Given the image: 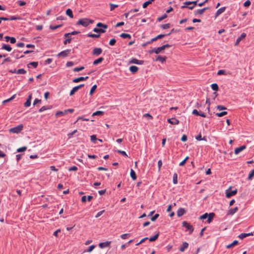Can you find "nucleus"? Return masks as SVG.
<instances>
[{
    "label": "nucleus",
    "instance_id": "1",
    "mask_svg": "<svg viewBox=\"0 0 254 254\" xmlns=\"http://www.w3.org/2000/svg\"><path fill=\"white\" fill-rule=\"evenodd\" d=\"M93 21L88 18H82L78 20L77 24L84 27L87 26L89 23H92Z\"/></svg>",
    "mask_w": 254,
    "mask_h": 254
},
{
    "label": "nucleus",
    "instance_id": "2",
    "mask_svg": "<svg viewBox=\"0 0 254 254\" xmlns=\"http://www.w3.org/2000/svg\"><path fill=\"white\" fill-rule=\"evenodd\" d=\"M23 125L20 124L15 127L10 128L9 129V131L12 133H18L23 129Z\"/></svg>",
    "mask_w": 254,
    "mask_h": 254
},
{
    "label": "nucleus",
    "instance_id": "3",
    "mask_svg": "<svg viewBox=\"0 0 254 254\" xmlns=\"http://www.w3.org/2000/svg\"><path fill=\"white\" fill-rule=\"evenodd\" d=\"M182 224L184 227L186 228L187 229L190 231V234H191L192 233L193 231V228L192 225L186 221H184Z\"/></svg>",
    "mask_w": 254,
    "mask_h": 254
},
{
    "label": "nucleus",
    "instance_id": "4",
    "mask_svg": "<svg viewBox=\"0 0 254 254\" xmlns=\"http://www.w3.org/2000/svg\"><path fill=\"white\" fill-rule=\"evenodd\" d=\"M237 192V190L236 189L233 190H230L229 189L227 190L226 191V196L227 198H230L232 196L235 195Z\"/></svg>",
    "mask_w": 254,
    "mask_h": 254
},
{
    "label": "nucleus",
    "instance_id": "5",
    "mask_svg": "<svg viewBox=\"0 0 254 254\" xmlns=\"http://www.w3.org/2000/svg\"><path fill=\"white\" fill-rule=\"evenodd\" d=\"M71 51V50L70 49H67L66 50L62 51L60 53L58 54L57 56L58 57H65L68 56V55L70 53Z\"/></svg>",
    "mask_w": 254,
    "mask_h": 254
},
{
    "label": "nucleus",
    "instance_id": "6",
    "mask_svg": "<svg viewBox=\"0 0 254 254\" xmlns=\"http://www.w3.org/2000/svg\"><path fill=\"white\" fill-rule=\"evenodd\" d=\"M102 53V50L99 48H95L92 51V55L95 56H99Z\"/></svg>",
    "mask_w": 254,
    "mask_h": 254
},
{
    "label": "nucleus",
    "instance_id": "7",
    "mask_svg": "<svg viewBox=\"0 0 254 254\" xmlns=\"http://www.w3.org/2000/svg\"><path fill=\"white\" fill-rule=\"evenodd\" d=\"M171 33H169L168 34H160L156 36V37L152 38L150 41L148 42V44H150L152 42L156 41L157 39H161L164 37H165L166 35H169Z\"/></svg>",
    "mask_w": 254,
    "mask_h": 254
},
{
    "label": "nucleus",
    "instance_id": "8",
    "mask_svg": "<svg viewBox=\"0 0 254 254\" xmlns=\"http://www.w3.org/2000/svg\"><path fill=\"white\" fill-rule=\"evenodd\" d=\"M111 243V241H106L105 242L100 243L99 244V246L100 248L103 249L106 247H110Z\"/></svg>",
    "mask_w": 254,
    "mask_h": 254
},
{
    "label": "nucleus",
    "instance_id": "9",
    "mask_svg": "<svg viewBox=\"0 0 254 254\" xmlns=\"http://www.w3.org/2000/svg\"><path fill=\"white\" fill-rule=\"evenodd\" d=\"M168 122L171 125H178L179 124V121L175 118L168 119Z\"/></svg>",
    "mask_w": 254,
    "mask_h": 254
},
{
    "label": "nucleus",
    "instance_id": "10",
    "mask_svg": "<svg viewBox=\"0 0 254 254\" xmlns=\"http://www.w3.org/2000/svg\"><path fill=\"white\" fill-rule=\"evenodd\" d=\"M164 50V47H160L157 48H154L152 50H151L149 53L150 54L155 53V54H159L162 51Z\"/></svg>",
    "mask_w": 254,
    "mask_h": 254
},
{
    "label": "nucleus",
    "instance_id": "11",
    "mask_svg": "<svg viewBox=\"0 0 254 254\" xmlns=\"http://www.w3.org/2000/svg\"><path fill=\"white\" fill-rule=\"evenodd\" d=\"M246 37V34L245 33H243L241 34V35H240V36L239 37H238L236 41V43H235V46H237L238 45V44H239L240 42L243 39H244L245 37Z\"/></svg>",
    "mask_w": 254,
    "mask_h": 254
},
{
    "label": "nucleus",
    "instance_id": "12",
    "mask_svg": "<svg viewBox=\"0 0 254 254\" xmlns=\"http://www.w3.org/2000/svg\"><path fill=\"white\" fill-rule=\"evenodd\" d=\"M246 145H242L239 147H237L235 149L234 153L235 154L237 155L240 152L244 150L245 149H246Z\"/></svg>",
    "mask_w": 254,
    "mask_h": 254
},
{
    "label": "nucleus",
    "instance_id": "13",
    "mask_svg": "<svg viewBox=\"0 0 254 254\" xmlns=\"http://www.w3.org/2000/svg\"><path fill=\"white\" fill-rule=\"evenodd\" d=\"M143 61L138 60L136 59L133 58L129 61V64H142L143 63Z\"/></svg>",
    "mask_w": 254,
    "mask_h": 254
},
{
    "label": "nucleus",
    "instance_id": "14",
    "mask_svg": "<svg viewBox=\"0 0 254 254\" xmlns=\"http://www.w3.org/2000/svg\"><path fill=\"white\" fill-rule=\"evenodd\" d=\"M186 210H185L184 208H180L177 212V216L179 217H181L183 215H184L186 213Z\"/></svg>",
    "mask_w": 254,
    "mask_h": 254
},
{
    "label": "nucleus",
    "instance_id": "15",
    "mask_svg": "<svg viewBox=\"0 0 254 254\" xmlns=\"http://www.w3.org/2000/svg\"><path fill=\"white\" fill-rule=\"evenodd\" d=\"M189 244L187 242H184L182 246L179 248V250L181 252H184L185 250L188 247Z\"/></svg>",
    "mask_w": 254,
    "mask_h": 254
},
{
    "label": "nucleus",
    "instance_id": "16",
    "mask_svg": "<svg viewBox=\"0 0 254 254\" xmlns=\"http://www.w3.org/2000/svg\"><path fill=\"white\" fill-rule=\"evenodd\" d=\"M238 207H235L233 208H231L228 211L227 215H232L234 214H235L238 211Z\"/></svg>",
    "mask_w": 254,
    "mask_h": 254
},
{
    "label": "nucleus",
    "instance_id": "17",
    "mask_svg": "<svg viewBox=\"0 0 254 254\" xmlns=\"http://www.w3.org/2000/svg\"><path fill=\"white\" fill-rule=\"evenodd\" d=\"M1 49L5 50H6V51H7L8 52H10V51H11L12 48L8 45H6V44H3L2 45V47L1 48Z\"/></svg>",
    "mask_w": 254,
    "mask_h": 254
},
{
    "label": "nucleus",
    "instance_id": "18",
    "mask_svg": "<svg viewBox=\"0 0 254 254\" xmlns=\"http://www.w3.org/2000/svg\"><path fill=\"white\" fill-rule=\"evenodd\" d=\"M225 9H226L225 7H222L220 8L219 9H218L216 12L215 16L217 17L219 15H220L221 13L224 12Z\"/></svg>",
    "mask_w": 254,
    "mask_h": 254
},
{
    "label": "nucleus",
    "instance_id": "19",
    "mask_svg": "<svg viewBox=\"0 0 254 254\" xmlns=\"http://www.w3.org/2000/svg\"><path fill=\"white\" fill-rule=\"evenodd\" d=\"M208 215L209 216L207 218H208L207 222V223H210L212 221L213 219L214 218V217L215 216V214L214 213L212 212V213H209Z\"/></svg>",
    "mask_w": 254,
    "mask_h": 254
},
{
    "label": "nucleus",
    "instance_id": "20",
    "mask_svg": "<svg viewBox=\"0 0 254 254\" xmlns=\"http://www.w3.org/2000/svg\"><path fill=\"white\" fill-rule=\"evenodd\" d=\"M159 236V232H158L156 235H155L154 236H153L152 237H150L148 239H149V240L150 242H154V241H155L158 238Z\"/></svg>",
    "mask_w": 254,
    "mask_h": 254
},
{
    "label": "nucleus",
    "instance_id": "21",
    "mask_svg": "<svg viewBox=\"0 0 254 254\" xmlns=\"http://www.w3.org/2000/svg\"><path fill=\"white\" fill-rule=\"evenodd\" d=\"M130 177L132 178L133 180H135L136 179V175L135 171L131 169L130 173Z\"/></svg>",
    "mask_w": 254,
    "mask_h": 254
},
{
    "label": "nucleus",
    "instance_id": "22",
    "mask_svg": "<svg viewBox=\"0 0 254 254\" xmlns=\"http://www.w3.org/2000/svg\"><path fill=\"white\" fill-rule=\"evenodd\" d=\"M12 72L16 73L19 74H21L25 73L26 71L24 69L21 68V69H18L17 70L15 69L13 71H12Z\"/></svg>",
    "mask_w": 254,
    "mask_h": 254
},
{
    "label": "nucleus",
    "instance_id": "23",
    "mask_svg": "<svg viewBox=\"0 0 254 254\" xmlns=\"http://www.w3.org/2000/svg\"><path fill=\"white\" fill-rule=\"evenodd\" d=\"M204 12V9H197L196 10H195L194 11V13L195 15H202L203 14Z\"/></svg>",
    "mask_w": 254,
    "mask_h": 254
},
{
    "label": "nucleus",
    "instance_id": "24",
    "mask_svg": "<svg viewBox=\"0 0 254 254\" xmlns=\"http://www.w3.org/2000/svg\"><path fill=\"white\" fill-rule=\"evenodd\" d=\"M79 90V88L76 86L74 87L69 93L70 96H72L76 92Z\"/></svg>",
    "mask_w": 254,
    "mask_h": 254
},
{
    "label": "nucleus",
    "instance_id": "25",
    "mask_svg": "<svg viewBox=\"0 0 254 254\" xmlns=\"http://www.w3.org/2000/svg\"><path fill=\"white\" fill-rule=\"evenodd\" d=\"M138 68L134 65L130 66L129 67V70L132 73L136 72L138 70Z\"/></svg>",
    "mask_w": 254,
    "mask_h": 254
},
{
    "label": "nucleus",
    "instance_id": "26",
    "mask_svg": "<svg viewBox=\"0 0 254 254\" xmlns=\"http://www.w3.org/2000/svg\"><path fill=\"white\" fill-rule=\"evenodd\" d=\"M104 112L102 111H98L93 113L92 116H102L104 115Z\"/></svg>",
    "mask_w": 254,
    "mask_h": 254
},
{
    "label": "nucleus",
    "instance_id": "27",
    "mask_svg": "<svg viewBox=\"0 0 254 254\" xmlns=\"http://www.w3.org/2000/svg\"><path fill=\"white\" fill-rule=\"evenodd\" d=\"M50 109H51V107L49 106H43L42 107H41L39 110V112L41 113L44 111H46L47 110Z\"/></svg>",
    "mask_w": 254,
    "mask_h": 254
},
{
    "label": "nucleus",
    "instance_id": "28",
    "mask_svg": "<svg viewBox=\"0 0 254 254\" xmlns=\"http://www.w3.org/2000/svg\"><path fill=\"white\" fill-rule=\"evenodd\" d=\"M239 242L237 240H235L234 241H233V243H232L231 244L227 245L226 246V248L227 249H230L231 248H232V247L235 246V245H237V244H238Z\"/></svg>",
    "mask_w": 254,
    "mask_h": 254
},
{
    "label": "nucleus",
    "instance_id": "29",
    "mask_svg": "<svg viewBox=\"0 0 254 254\" xmlns=\"http://www.w3.org/2000/svg\"><path fill=\"white\" fill-rule=\"evenodd\" d=\"M104 59L102 57H100L99 58H98V59L95 60L94 62H93V64L94 65H96V64H98L100 63H101V62H102V61H103Z\"/></svg>",
    "mask_w": 254,
    "mask_h": 254
},
{
    "label": "nucleus",
    "instance_id": "30",
    "mask_svg": "<svg viewBox=\"0 0 254 254\" xmlns=\"http://www.w3.org/2000/svg\"><path fill=\"white\" fill-rule=\"evenodd\" d=\"M173 182L175 185L178 184V175L176 173L173 175Z\"/></svg>",
    "mask_w": 254,
    "mask_h": 254
},
{
    "label": "nucleus",
    "instance_id": "31",
    "mask_svg": "<svg viewBox=\"0 0 254 254\" xmlns=\"http://www.w3.org/2000/svg\"><path fill=\"white\" fill-rule=\"evenodd\" d=\"M66 14L68 16H69L70 18L73 17V15L72 13V11L70 9H67L66 10Z\"/></svg>",
    "mask_w": 254,
    "mask_h": 254
},
{
    "label": "nucleus",
    "instance_id": "32",
    "mask_svg": "<svg viewBox=\"0 0 254 254\" xmlns=\"http://www.w3.org/2000/svg\"><path fill=\"white\" fill-rule=\"evenodd\" d=\"M120 37L123 38H128V39H130L131 38V36L130 34H127V33H122L121 35H120Z\"/></svg>",
    "mask_w": 254,
    "mask_h": 254
},
{
    "label": "nucleus",
    "instance_id": "33",
    "mask_svg": "<svg viewBox=\"0 0 254 254\" xmlns=\"http://www.w3.org/2000/svg\"><path fill=\"white\" fill-rule=\"evenodd\" d=\"M93 31L95 32H96V33H105V30L104 29H101V28H95L93 29Z\"/></svg>",
    "mask_w": 254,
    "mask_h": 254
},
{
    "label": "nucleus",
    "instance_id": "34",
    "mask_svg": "<svg viewBox=\"0 0 254 254\" xmlns=\"http://www.w3.org/2000/svg\"><path fill=\"white\" fill-rule=\"evenodd\" d=\"M157 61H160L161 63H163L166 60V57H161V56H158L156 59Z\"/></svg>",
    "mask_w": 254,
    "mask_h": 254
},
{
    "label": "nucleus",
    "instance_id": "35",
    "mask_svg": "<svg viewBox=\"0 0 254 254\" xmlns=\"http://www.w3.org/2000/svg\"><path fill=\"white\" fill-rule=\"evenodd\" d=\"M211 87L212 89L214 91L218 90L219 87H218L217 84H216V83L212 84L211 85Z\"/></svg>",
    "mask_w": 254,
    "mask_h": 254
},
{
    "label": "nucleus",
    "instance_id": "36",
    "mask_svg": "<svg viewBox=\"0 0 254 254\" xmlns=\"http://www.w3.org/2000/svg\"><path fill=\"white\" fill-rule=\"evenodd\" d=\"M227 114V112H226V111H223L221 113H216V116H217V117H223L226 115Z\"/></svg>",
    "mask_w": 254,
    "mask_h": 254
},
{
    "label": "nucleus",
    "instance_id": "37",
    "mask_svg": "<svg viewBox=\"0 0 254 254\" xmlns=\"http://www.w3.org/2000/svg\"><path fill=\"white\" fill-rule=\"evenodd\" d=\"M78 33H79V32L74 31H73V32H72L71 33H65L64 34V37H68V36H69L71 35H75V34H78Z\"/></svg>",
    "mask_w": 254,
    "mask_h": 254
},
{
    "label": "nucleus",
    "instance_id": "38",
    "mask_svg": "<svg viewBox=\"0 0 254 254\" xmlns=\"http://www.w3.org/2000/svg\"><path fill=\"white\" fill-rule=\"evenodd\" d=\"M130 236V234L126 233V234L121 235L120 237L122 239H126L127 238L129 237Z\"/></svg>",
    "mask_w": 254,
    "mask_h": 254
},
{
    "label": "nucleus",
    "instance_id": "39",
    "mask_svg": "<svg viewBox=\"0 0 254 254\" xmlns=\"http://www.w3.org/2000/svg\"><path fill=\"white\" fill-rule=\"evenodd\" d=\"M96 88H97V85L96 84L94 85L92 87V88H91V90L90 91V95L91 96L92 95V94H93L94 92L95 91Z\"/></svg>",
    "mask_w": 254,
    "mask_h": 254
},
{
    "label": "nucleus",
    "instance_id": "40",
    "mask_svg": "<svg viewBox=\"0 0 254 254\" xmlns=\"http://www.w3.org/2000/svg\"><path fill=\"white\" fill-rule=\"evenodd\" d=\"M97 26L98 27H103V28H104L105 29H106V28H108V25H107L103 24V23H100V22L97 23Z\"/></svg>",
    "mask_w": 254,
    "mask_h": 254
},
{
    "label": "nucleus",
    "instance_id": "41",
    "mask_svg": "<svg viewBox=\"0 0 254 254\" xmlns=\"http://www.w3.org/2000/svg\"><path fill=\"white\" fill-rule=\"evenodd\" d=\"M27 150V147L23 146L20 148H19L17 149V152H22L26 151Z\"/></svg>",
    "mask_w": 254,
    "mask_h": 254
},
{
    "label": "nucleus",
    "instance_id": "42",
    "mask_svg": "<svg viewBox=\"0 0 254 254\" xmlns=\"http://www.w3.org/2000/svg\"><path fill=\"white\" fill-rule=\"evenodd\" d=\"M9 20H21V18L18 16H12L9 18Z\"/></svg>",
    "mask_w": 254,
    "mask_h": 254
},
{
    "label": "nucleus",
    "instance_id": "43",
    "mask_svg": "<svg viewBox=\"0 0 254 254\" xmlns=\"http://www.w3.org/2000/svg\"><path fill=\"white\" fill-rule=\"evenodd\" d=\"M216 108H217V109L219 111L224 110L227 109V108L225 106H223V105H218Z\"/></svg>",
    "mask_w": 254,
    "mask_h": 254
},
{
    "label": "nucleus",
    "instance_id": "44",
    "mask_svg": "<svg viewBox=\"0 0 254 254\" xmlns=\"http://www.w3.org/2000/svg\"><path fill=\"white\" fill-rule=\"evenodd\" d=\"M254 176V169L252 170L250 173L249 177H248V180H251L253 177Z\"/></svg>",
    "mask_w": 254,
    "mask_h": 254
},
{
    "label": "nucleus",
    "instance_id": "45",
    "mask_svg": "<svg viewBox=\"0 0 254 254\" xmlns=\"http://www.w3.org/2000/svg\"><path fill=\"white\" fill-rule=\"evenodd\" d=\"M208 215H209V214H208L207 213H205L204 214H203L202 215L200 216L199 217V219L200 220L205 219L208 217V216H209Z\"/></svg>",
    "mask_w": 254,
    "mask_h": 254
},
{
    "label": "nucleus",
    "instance_id": "46",
    "mask_svg": "<svg viewBox=\"0 0 254 254\" xmlns=\"http://www.w3.org/2000/svg\"><path fill=\"white\" fill-rule=\"evenodd\" d=\"M117 152L122 155L123 156H126V157H128L127 155V154L126 152L124 151H122V150H117Z\"/></svg>",
    "mask_w": 254,
    "mask_h": 254
},
{
    "label": "nucleus",
    "instance_id": "47",
    "mask_svg": "<svg viewBox=\"0 0 254 254\" xmlns=\"http://www.w3.org/2000/svg\"><path fill=\"white\" fill-rule=\"evenodd\" d=\"M80 120H81L82 121H88L89 120V119L84 118L83 117H79L77 118V120L75 122L74 124H76L77 122V121Z\"/></svg>",
    "mask_w": 254,
    "mask_h": 254
},
{
    "label": "nucleus",
    "instance_id": "48",
    "mask_svg": "<svg viewBox=\"0 0 254 254\" xmlns=\"http://www.w3.org/2000/svg\"><path fill=\"white\" fill-rule=\"evenodd\" d=\"M71 40L72 38L68 36V37H67V39H66L64 41V45H66L67 43H70L71 42Z\"/></svg>",
    "mask_w": 254,
    "mask_h": 254
},
{
    "label": "nucleus",
    "instance_id": "49",
    "mask_svg": "<svg viewBox=\"0 0 254 254\" xmlns=\"http://www.w3.org/2000/svg\"><path fill=\"white\" fill-rule=\"evenodd\" d=\"M249 234H246V233H241L238 236V237L241 239H243L246 237L248 236Z\"/></svg>",
    "mask_w": 254,
    "mask_h": 254
},
{
    "label": "nucleus",
    "instance_id": "50",
    "mask_svg": "<svg viewBox=\"0 0 254 254\" xmlns=\"http://www.w3.org/2000/svg\"><path fill=\"white\" fill-rule=\"evenodd\" d=\"M83 69H84V67L81 66L79 67H75V68H73V70L75 72H78V71H80L83 70Z\"/></svg>",
    "mask_w": 254,
    "mask_h": 254
},
{
    "label": "nucleus",
    "instance_id": "51",
    "mask_svg": "<svg viewBox=\"0 0 254 254\" xmlns=\"http://www.w3.org/2000/svg\"><path fill=\"white\" fill-rule=\"evenodd\" d=\"M159 214H156L151 218V220L153 222L156 221V220L159 217Z\"/></svg>",
    "mask_w": 254,
    "mask_h": 254
},
{
    "label": "nucleus",
    "instance_id": "52",
    "mask_svg": "<svg viewBox=\"0 0 254 254\" xmlns=\"http://www.w3.org/2000/svg\"><path fill=\"white\" fill-rule=\"evenodd\" d=\"M24 105L25 107H29L31 105V101L29 99H27Z\"/></svg>",
    "mask_w": 254,
    "mask_h": 254
},
{
    "label": "nucleus",
    "instance_id": "53",
    "mask_svg": "<svg viewBox=\"0 0 254 254\" xmlns=\"http://www.w3.org/2000/svg\"><path fill=\"white\" fill-rule=\"evenodd\" d=\"M90 138H91V141L93 143H95V141L97 140L96 135H91L90 136Z\"/></svg>",
    "mask_w": 254,
    "mask_h": 254
},
{
    "label": "nucleus",
    "instance_id": "54",
    "mask_svg": "<svg viewBox=\"0 0 254 254\" xmlns=\"http://www.w3.org/2000/svg\"><path fill=\"white\" fill-rule=\"evenodd\" d=\"M61 26H62V25H56V26L51 25L50 26V28L53 30H55L56 29H57Z\"/></svg>",
    "mask_w": 254,
    "mask_h": 254
},
{
    "label": "nucleus",
    "instance_id": "55",
    "mask_svg": "<svg viewBox=\"0 0 254 254\" xmlns=\"http://www.w3.org/2000/svg\"><path fill=\"white\" fill-rule=\"evenodd\" d=\"M88 36L92 38H98L100 37V35L90 33L88 34Z\"/></svg>",
    "mask_w": 254,
    "mask_h": 254
},
{
    "label": "nucleus",
    "instance_id": "56",
    "mask_svg": "<svg viewBox=\"0 0 254 254\" xmlns=\"http://www.w3.org/2000/svg\"><path fill=\"white\" fill-rule=\"evenodd\" d=\"M110 10L111 11L113 10L116 7H118V5L113 4V3H110Z\"/></svg>",
    "mask_w": 254,
    "mask_h": 254
},
{
    "label": "nucleus",
    "instance_id": "57",
    "mask_svg": "<svg viewBox=\"0 0 254 254\" xmlns=\"http://www.w3.org/2000/svg\"><path fill=\"white\" fill-rule=\"evenodd\" d=\"M170 24L169 23H167V24H163V25H161V28H163V29H168V28H170Z\"/></svg>",
    "mask_w": 254,
    "mask_h": 254
},
{
    "label": "nucleus",
    "instance_id": "58",
    "mask_svg": "<svg viewBox=\"0 0 254 254\" xmlns=\"http://www.w3.org/2000/svg\"><path fill=\"white\" fill-rule=\"evenodd\" d=\"M76 132H77V130L75 129V130H74L72 132L68 133L67 136H68V138H71L73 136V135Z\"/></svg>",
    "mask_w": 254,
    "mask_h": 254
},
{
    "label": "nucleus",
    "instance_id": "59",
    "mask_svg": "<svg viewBox=\"0 0 254 254\" xmlns=\"http://www.w3.org/2000/svg\"><path fill=\"white\" fill-rule=\"evenodd\" d=\"M95 246L94 245H91L89 247L88 249L86 250L87 252L90 253L93 251V250L95 248Z\"/></svg>",
    "mask_w": 254,
    "mask_h": 254
},
{
    "label": "nucleus",
    "instance_id": "60",
    "mask_svg": "<svg viewBox=\"0 0 254 254\" xmlns=\"http://www.w3.org/2000/svg\"><path fill=\"white\" fill-rule=\"evenodd\" d=\"M167 17V14H165L163 15H162V16L159 17L158 18L157 20L158 21H161L162 20H163L164 19L166 18Z\"/></svg>",
    "mask_w": 254,
    "mask_h": 254
},
{
    "label": "nucleus",
    "instance_id": "61",
    "mask_svg": "<svg viewBox=\"0 0 254 254\" xmlns=\"http://www.w3.org/2000/svg\"><path fill=\"white\" fill-rule=\"evenodd\" d=\"M78 170V168L76 166H72L68 169L69 171H76Z\"/></svg>",
    "mask_w": 254,
    "mask_h": 254
},
{
    "label": "nucleus",
    "instance_id": "62",
    "mask_svg": "<svg viewBox=\"0 0 254 254\" xmlns=\"http://www.w3.org/2000/svg\"><path fill=\"white\" fill-rule=\"evenodd\" d=\"M64 115V113L63 111H58L56 114V117H60Z\"/></svg>",
    "mask_w": 254,
    "mask_h": 254
},
{
    "label": "nucleus",
    "instance_id": "63",
    "mask_svg": "<svg viewBox=\"0 0 254 254\" xmlns=\"http://www.w3.org/2000/svg\"><path fill=\"white\" fill-rule=\"evenodd\" d=\"M105 212V210H103L100 211L97 213V214L95 216V218L99 217L104 212Z\"/></svg>",
    "mask_w": 254,
    "mask_h": 254
},
{
    "label": "nucleus",
    "instance_id": "64",
    "mask_svg": "<svg viewBox=\"0 0 254 254\" xmlns=\"http://www.w3.org/2000/svg\"><path fill=\"white\" fill-rule=\"evenodd\" d=\"M250 4H251V1L249 0H247L244 3V5L245 7H248L250 5Z\"/></svg>",
    "mask_w": 254,
    "mask_h": 254
}]
</instances>
